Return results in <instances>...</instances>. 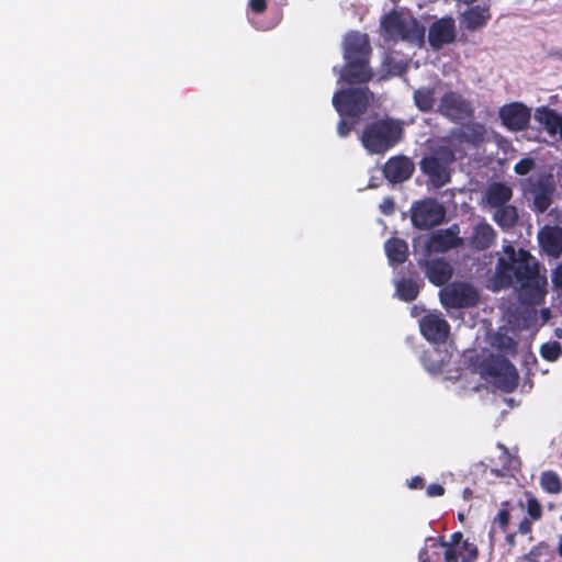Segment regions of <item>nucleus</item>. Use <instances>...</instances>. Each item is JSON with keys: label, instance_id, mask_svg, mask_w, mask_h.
<instances>
[{"label": "nucleus", "instance_id": "f257e3e1", "mask_svg": "<svg viewBox=\"0 0 562 562\" xmlns=\"http://www.w3.org/2000/svg\"><path fill=\"white\" fill-rule=\"evenodd\" d=\"M491 278L493 290L515 289L521 304L536 306L544 302L548 294V278L540 263L526 249L507 244L503 246Z\"/></svg>", "mask_w": 562, "mask_h": 562}, {"label": "nucleus", "instance_id": "f03ea898", "mask_svg": "<svg viewBox=\"0 0 562 562\" xmlns=\"http://www.w3.org/2000/svg\"><path fill=\"white\" fill-rule=\"evenodd\" d=\"M403 135L402 122L385 116L366 124L360 140L369 154L382 155L400 143Z\"/></svg>", "mask_w": 562, "mask_h": 562}, {"label": "nucleus", "instance_id": "7ed1b4c3", "mask_svg": "<svg viewBox=\"0 0 562 562\" xmlns=\"http://www.w3.org/2000/svg\"><path fill=\"white\" fill-rule=\"evenodd\" d=\"M456 155L452 149L440 146L426 155L419 161L422 172L428 177L431 184L441 188L450 182V166L454 162Z\"/></svg>", "mask_w": 562, "mask_h": 562}, {"label": "nucleus", "instance_id": "20e7f679", "mask_svg": "<svg viewBox=\"0 0 562 562\" xmlns=\"http://www.w3.org/2000/svg\"><path fill=\"white\" fill-rule=\"evenodd\" d=\"M484 379L496 389L512 393L516 390L519 375L516 367L503 356H492L482 366Z\"/></svg>", "mask_w": 562, "mask_h": 562}, {"label": "nucleus", "instance_id": "39448f33", "mask_svg": "<svg viewBox=\"0 0 562 562\" xmlns=\"http://www.w3.org/2000/svg\"><path fill=\"white\" fill-rule=\"evenodd\" d=\"M371 95L368 87L341 89L334 93L333 105L340 117L356 120L367 112Z\"/></svg>", "mask_w": 562, "mask_h": 562}, {"label": "nucleus", "instance_id": "423d86ee", "mask_svg": "<svg viewBox=\"0 0 562 562\" xmlns=\"http://www.w3.org/2000/svg\"><path fill=\"white\" fill-rule=\"evenodd\" d=\"M384 32L392 38H401L408 42H422L425 36V27L417 19L404 16L396 10L390 11L382 20Z\"/></svg>", "mask_w": 562, "mask_h": 562}, {"label": "nucleus", "instance_id": "0eeeda50", "mask_svg": "<svg viewBox=\"0 0 562 562\" xmlns=\"http://www.w3.org/2000/svg\"><path fill=\"white\" fill-rule=\"evenodd\" d=\"M445 216V206L432 198L416 201L411 207L412 224L418 229L432 228L441 224Z\"/></svg>", "mask_w": 562, "mask_h": 562}, {"label": "nucleus", "instance_id": "6e6552de", "mask_svg": "<svg viewBox=\"0 0 562 562\" xmlns=\"http://www.w3.org/2000/svg\"><path fill=\"white\" fill-rule=\"evenodd\" d=\"M437 111L454 123L472 120L475 112L472 102L453 90H448L441 95Z\"/></svg>", "mask_w": 562, "mask_h": 562}, {"label": "nucleus", "instance_id": "1a4fd4ad", "mask_svg": "<svg viewBox=\"0 0 562 562\" xmlns=\"http://www.w3.org/2000/svg\"><path fill=\"white\" fill-rule=\"evenodd\" d=\"M440 301L448 308L472 307L479 302V293L469 283L453 282L440 291Z\"/></svg>", "mask_w": 562, "mask_h": 562}, {"label": "nucleus", "instance_id": "9d476101", "mask_svg": "<svg viewBox=\"0 0 562 562\" xmlns=\"http://www.w3.org/2000/svg\"><path fill=\"white\" fill-rule=\"evenodd\" d=\"M439 544L445 548V562H474L477 558V547L463 539L461 531H456L450 536V541L439 538Z\"/></svg>", "mask_w": 562, "mask_h": 562}, {"label": "nucleus", "instance_id": "9b49d317", "mask_svg": "<svg viewBox=\"0 0 562 562\" xmlns=\"http://www.w3.org/2000/svg\"><path fill=\"white\" fill-rule=\"evenodd\" d=\"M419 329L431 344H443L450 335V325L440 313H427L419 319Z\"/></svg>", "mask_w": 562, "mask_h": 562}, {"label": "nucleus", "instance_id": "f8f14e48", "mask_svg": "<svg viewBox=\"0 0 562 562\" xmlns=\"http://www.w3.org/2000/svg\"><path fill=\"white\" fill-rule=\"evenodd\" d=\"M372 47L368 34L349 31L342 41L344 59H371Z\"/></svg>", "mask_w": 562, "mask_h": 562}, {"label": "nucleus", "instance_id": "ddd939ff", "mask_svg": "<svg viewBox=\"0 0 562 562\" xmlns=\"http://www.w3.org/2000/svg\"><path fill=\"white\" fill-rule=\"evenodd\" d=\"M370 59H345L340 69V80L348 85L368 83L373 78Z\"/></svg>", "mask_w": 562, "mask_h": 562}, {"label": "nucleus", "instance_id": "4468645a", "mask_svg": "<svg viewBox=\"0 0 562 562\" xmlns=\"http://www.w3.org/2000/svg\"><path fill=\"white\" fill-rule=\"evenodd\" d=\"M498 114L503 125L515 132L525 130L531 116L530 110L519 102L503 105Z\"/></svg>", "mask_w": 562, "mask_h": 562}, {"label": "nucleus", "instance_id": "2eb2a0df", "mask_svg": "<svg viewBox=\"0 0 562 562\" xmlns=\"http://www.w3.org/2000/svg\"><path fill=\"white\" fill-rule=\"evenodd\" d=\"M415 170L414 162L406 156H394L383 166V176L391 183H401L408 180Z\"/></svg>", "mask_w": 562, "mask_h": 562}, {"label": "nucleus", "instance_id": "dca6fc26", "mask_svg": "<svg viewBox=\"0 0 562 562\" xmlns=\"http://www.w3.org/2000/svg\"><path fill=\"white\" fill-rule=\"evenodd\" d=\"M456 38V25L452 18H442L434 22L428 31V42L432 48L439 49Z\"/></svg>", "mask_w": 562, "mask_h": 562}, {"label": "nucleus", "instance_id": "f3484780", "mask_svg": "<svg viewBox=\"0 0 562 562\" xmlns=\"http://www.w3.org/2000/svg\"><path fill=\"white\" fill-rule=\"evenodd\" d=\"M492 14L486 4L472 5L460 15L461 27L475 32L487 25Z\"/></svg>", "mask_w": 562, "mask_h": 562}, {"label": "nucleus", "instance_id": "a211bd4d", "mask_svg": "<svg viewBox=\"0 0 562 562\" xmlns=\"http://www.w3.org/2000/svg\"><path fill=\"white\" fill-rule=\"evenodd\" d=\"M460 228L457 224L451 225L446 229H440L434 233L429 240V248L435 251H448L463 245V239L459 237Z\"/></svg>", "mask_w": 562, "mask_h": 562}, {"label": "nucleus", "instance_id": "6ab92c4d", "mask_svg": "<svg viewBox=\"0 0 562 562\" xmlns=\"http://www.w3.org/2000/svg\"><path fill=\"white\" fill-rule=\"evenodd\" d=\"M539 246L546 255L559 258L562 255V228L544 226L538 233Z\"/></svg>", "mask_w": 562, "mask_h": 562}, {"label": "nucleus", "instance_id": "aec40b11", "mask_svg": "<svg viewBox=\"0 0 562 562\" xmlns=\"http://www.w3.org/2000/svg\"><path fill=\"white\" fill-rule=\"evenodd\" d=\"M425 273L429 282L436 286H441L451 279L453 270L443 258H436L426 261Z\"/></svg>", "mask_w": 562, "mask_h": 562}, {"label": "nucleus", "instance_id": "412c9836", "mask_svg": "<svg viewBox=\"0 0 562 562\" xmlns=\"http://www.w3.org/2000/svg\"><path fill=\"white\" fill-rule=\"evenodd\" d=\"M496 237L497 234L492 225L486 222H480L473 227L469 244L473 249L484 251L495 244Z\"/></svg>", "mask_w": 562, "mask_h": 562}, {"label": "nucleus", "instance_id": "4be33fe9", "mask_svg": "<svg viewBox=\"0 0 562 562\" xmlns=\"http://www.w3.org/2000/svg\"><path fill=\"white\" fill-rule=\"evenodd\" d=\"M513 189L505 182H493L485 191V200L488 206L495 209L509 204L513 198Z\"/></svg>", "mask_w": 562, "mask_h": 562}, {"label": "nucleus", "instance_id": "5701e85b", "mask_svg": "<svg viewBox=\"0 0 562 562\" xmlns=\"http://www.w3.org/2000/svg\"><path fill=\"white\" fill-rule=\"evenodd\" d=\"M555 187L551 182H539L536 186L532 201V211L536 213H544L552 204Z\"/></svg>", "mask_w": 562, "mask_h": 562}, {"label": "nucleus", "instance_id": "b1692460", "mask_svg": "<svg viewBox=\"0 0 562 562\" xmlns=\"http://www.w3.org/2000/svg\"><path fill=\"white\" fill-rule=\"evenodd\" d=\"M535 119L550 135L558 134V131L562 126V115L549 106L538 108L535 113Z\"/></svg>", "mask_w": 562, "mask_h": 562}, {"label": "nucleus", "instance_id": "393cba45", "mask_svg": "<svg viewBox=\"0 0 562 562\" xmlns=\"http://www.w3.org/2000/svg\"><path fill=\"white\" fill-rule=\"evenodd\" d=\"M519 215L517 207L513 204H506L495 207L493 221L503 229L513 228L518 222Z\"/></svg>", "mask_w": 562, "mask_h": 562}, {"label": "nucleus", "instance_id": "a878e982", "mask_svg": "<svg viewBox=\"0 0 562 562\" xmlns=\"http://www.w3.org/2000/svg\"><path fill=\"white\" fill-rule=\"evenodd\" d=\"M387 259L391 263H403L408 256V245L404 239L390 238L384 245Z\"/></svg>", "mask_w": 562, "mask_h": 562}, {"label": "nucleus", "instance_id": "bb28decb", "mask_svg": "<svg viewBox=\"0 0 562 562\" xmlns=\"http://www.w3.org/2000/svg\"><path fill=\"white\" fill-rule=\"evenodd\" d=\"M413 100L415 106L423 113L432 111L436 103V88L435 87H419L414 90Z\"/></svg>", "mask_w": 562, "mask_h": 562}, {"label": "nucleus", "instance_id": "cd10ccee", "mask_svg": "<svg viewBox=\"0 0 562 562\" xmlns=\"http://www.w3.org/2000/svg\"><path fill=\"white\" fill-rule=\"evenodd\" d=\"M486 128L484 124L471 122L464 125L463 131L459 134V138L473 146H480L485 140Z\"/></svg>", "mask_w": 562, "mask_h": 562}, {"label": "nucleus", "instance_id": "c85d7f7f", "mask_svg": "<svg viewBox=\"0 0 562 562\" xmlns=\"http://www.w3.org/2000/svg\"><path fill=\"white\" fill-rule=\"evenodd\" d=\"M540 486L548 494H560L562 492V481L558 473L552 470L541 473Z\"/></svg>", "mask_w": 562, "mask_h": 562}, {"label": "nucleus", "instance_id": "c756f323", "mask_svg": "<svg viewBox=\"0 0 562 562\" xmlns=\"http://www.w3.org/2000/svg\"><path fill=\"white\" fill-rule=\"evenodd\" d=\"M397 294L405 302L414 301L419 294V286L413 279H402L396 286Z\"/></svg>", "mask_w": 562, "mask_h": 562}, {"label": "nucleus", "instance_id": "7c9ffc66", "mask_svg": "<svg viewBox=\"0 0 562 562\" xmlns=\"http://www.w3.org/2000/svg\"><path fill=\"white\" fill-rule=\"evenodd\" d=\"M540 356L549 361L554 362L559 359L561 355V344L559 341H549L544 342L540 347Z\"/></svg>", "mask_w": 562, "mask_h": 562}, {"label": "nucleus", "instance_id": "2f4dec72", "mask_svg": "<svg viewBox=\"0 0 562 562\" xmlns=\"http://www.w3.org/2000/svg\"><path fill=\"white\" fill-rule=\"evenodd\" d=\"M494 340L496 348L501 351L515 353L517 350V341L506 334H496Z\"/></svg>", "mask_w": 562, "mask_h": 562}, {"label": "nucleus", "instance_id": "473e14b6", "mask_svg": "<svg viewBox=\"0 0 562 562\" xmlns=\"http://www.w3.org/2000/svg\"><path fill=\"white\" fill-rule=\"evenodd\" d=\"M509 520H510L509 503L503 502L501 504V509L498 510L497 516L495 517V522H497L501 530L503 532H505L509 525Z\"/></svg>", "mask_w": 562, "mask_h": 562}, {"label": "nucleus", "instance_id": "72a5a7b5", "mask_svg": "<svg viewBox=\"0 0 562 562\" xmlns=\"http://www.w3.org/2000/svg\"><path fill=\"white\" fill-rule=\"evenodd\" d=\"M527 513L530 516L531 520L535 521L541 519L542 517V506L539 503V501L533 496H530L527 499Z\"/></svg>", "mask_w": 562, "mask_h": 562}, {"label": "nucleus", "instance_id": "f704fd0d", "mask_svg": "<svg viewBox=\"0 0 562 562\" xmlns=\"http://www.w3.org/2000/svg\"><path fill=\"white\" fill-rule=\"evenodd\" d=\"M536 164L532 158H522L514 167V170L519 176H526L533 170Z\"/></svg>", "mask_w": 562, "mask_h": 562}, {"label": "nucleus", "instance_id": "c9c22d12", "mask_svg": "<svg viewBox=\"0 0 562 562\" xmlns=\"http://www.w3.org/2000/svg\"><path fill=\"white\" fill-rule=\"evenodd\" d=\"M553 289L562 294V263H559L551 273Z\"/></svg>", "mask_w": 562, "mask_h": 562}, {"label": "nucleus", "instance_id": "e433bc0d", "mask_svg": "<svg viewBox=\"0 0 562 562\" xmlns=\"http://www.w3.org/2000/svg\"><path fill=\"white\" fill-rule=\"evenodd\" d=\"M356 121L348 122L345 117H341L337 124V133L340 137H347L353 130Z\"/></svg>", "mask_w": 562, "mask_h": 562}, {"label": "nucleus", "instance_id": "4c0bfd02", "mask_svg": "<svg viewBox=\"0 0 562 562\" xmlns=\"http://www.w3.org/2000/svg\"><path fill=\"white\" fill-rule=\"evenodd\" d=\"M430 356H431L430 352H425L423 355L422 361H423L424 367L430 372H435V373L440 372L442 369L441 363L440 362H429Z\"/></svg>", "mask_w": 562, "mask_h": 562}, {"label": "nucleus", "instance_id": "58836bf2", "mask_svg": "<svg viewBox=\"0 0 562 562\" xmlns=\"http://www.w3.org/2000/svg\"><path fill=\"white\" fill-rule=\"evenodd\" d=\"M267 0H249V8L256 14H261L267 10Z\"/></svg>", "mask_w": 562, "mask_h": 562}, {"label": "nucleus", "instance_id": "ea45409f", "mask_svg": "<svg viewBox=\"0 0 562 562\" xmlns=\"http://www.w3.org/2000/svg\"><path fill=\"white\" fill-rule=\"evenodd\" d=\"M426 494L429 497H438L445 494V487L441 484L432 483L427 486Z\"/></svg>", "mask_w": 562, "mask_h": 562}, {"label": "nucleus", "instance_id": "a19ab883", "mask_svg": "<svg viewBox=\"0 0 562 562\" xmlns=\"http://www.w3.org/2000/svg\"><path fill=\"white\" fill-rule=\"evenodd\" d=\"M381 212L385 215H391L395 210V203L392 198L383 199L380 204Z\"/></svg>", "mask_w": 562, "mask_h": 562}, {"label": "nucleus", "instance_id": "79ce46f5", "mask_svg": "<svg viewBox=\"0 0 562 562\" xmlns=\"http://www.w3.org/2000/svg\"><path fill=\"white\" fill-rule=\"evenodd\" d=\"M541 547H546L544 543H539L538 546L532 547L530 551L526 554V559L529 562H538V558L541 554Z\"/></svg>", "mask_w": 562, "mask_h": 562}, {"label": "nucleus", "instance_id": "37998d69", "mask_svg": "<svg viewBox=\"0 0 562 562\" xmlns=\"http://www.w3.org/2000/svg\"><path fill=\"white\" fill-rule=\"evenodd\" d=\"M424 486L425 480L419 475L412 477L411 481L408 482V487L412 490H422L424 488Z\"/></svg>", "mask_w": 562, "mask_h": 562}, {"label": "nucleus", "instance_id": "c03bdc74", "mask_svg": "<svg viewBox=\"0 0 562 562\" xmlns=\"http://www.w3.org/2000/svg\"><path fill=\"white\" fill-rule=\"evenodd\" d=\"M532 530V524L531 521L528 519V518H524L520 522H519V526H518V531L521 533V535H527V533H530Z\"/></svg>", "mask_w": 562, "mask_h": 562}, {"label": "nucleus", "instance_id": "a18cd8bd", "mask_svg": "<svg viewBox=\"0 0 562 562\" xmlns=\"http://www.w3.org/2000/svg\"><path fill=\"white\" fill-rule=\"evenodd\" d=\"M419 562H430L429 553L427 548H422L418 552Z\"/></svg>", "mask_w": 562, "mask_h": 562}, {"label": "nucleus", "instance_id": "49530a36", "mask_svg": "<svg viewBox=\"0 0 562 562\" xmlns=\"http://www.w3.org/2000/svg\"><path fill=\"white\" fill-rule=\"evenodd\" d=\"M506 541H507L510 546H514V544H515V535H513V533L507 535V536H506Z\"/></svg>", "mask_w": 562, "mask_h": 562}, {"label": "nucleus", "instance_id": "de8ad7c7", "mask_svg": "<svg viewBox=\"0 0 562 562\" xmlns=\"http://www.w3.org/2000/svg\"><path fill=\"white\" fill-rule=\"evenodd\" d=\"M558 553L562 558V535L559 538Z\"/></svg>", "mask_w": 562, "mask_h": 562}, {"label": "nucleus", "instance_id": "09e8293b", "mask_svg": "<svg viewBox=\"0 0 562 562\" xmlns=\"http://www.w3.org/2000/svg\"><path fill=\"white\" fill-rule=\"evenodd\" d=\"M460 2L467 4V5H471L473 4L476 0H459Z\"/></svg>", "mask_w": 562, "mask_h": 562}, {"label": "nucleus", "instance_id": "8fccbe9b", "mask_svg": "<svg viewBox=\"0 0 562 562\" xmlns=\"http://www.w3.org/2000/svg\"><path fill=\"white\" fill-rule=\"evenodd\" d=\"M559 135H560V138H561V142H562V126L560 127V130L558 131Z\"/></svg>", "mask_w": 562, "mask_h": 562}, {"label": "nucleus", "instance_id": "3c124183", "mask_svg": "<svg viewBox=\"0 0 562 562\" xmlns=\"http://www.w3.org/2000/svg\"><path fill=\"white\" fill-rule=\"evenodd\" d=\"M557 336H558V337H561V336H562V330H561V329H559V330L557 331Z\"/></svg>", "mask_w": 562, "mask_h": 562}]
</instances>
